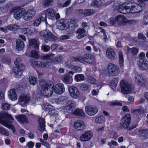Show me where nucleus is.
Listing matches in <instances>:
<instances>
[{
  "mask_svg": "<svg viewBox=\"0 0 148 148\" xmlns=\"http://www.w3.org/2000/svg\"><path fill=\"white\" fill-rule=\"evenodd\" d=\"M102 3L101 0H94L92 4L94 6H99L101 5Z\"/></svg>",
  "mask_w": 148,
  "mask_h": 148,
  "instance_id": "obj_54",
  "label": "nucleus"
},
{
  "mask_svg": "<svg viewBox=\"0 0 148 148\" xmlns=\"http://www.w3.org/2000/svg\"><path fill=\"white\" fill-rule=\"evenodd\" d=\"M38 51H31V56L37 59L39 57V55L38 54Z\"/></svg>",
  "mask_w": 148,
  "mask_h": 148,
  "instance_id": "obj_53",
  "label": "nucleus"
},
{
  "mask_svg": "<svg viewBox=\"0 0 148 148\" xmlns=\"http://www.w3.org/2000/svg\"><path fill=\"white\" fill-rule=\"evenodd\" d=\"M85 112L86 114L90 116H93L97 113L98 108L95 106H88L85 107Z\"/></svg>",
  "mask_w": 148,
  "mask_h": 148,
  "instance_id": "obj_8",
  "label": "nucleus"
},
{
  "mask_svg": "<svg viewBox=\"0 0 148 148\" xmlns=\"http://www.w3.org/2000/svg\"><path fill=\"white\" fill-rule=\"evenodd\" d=\"M30 100V96L29 94H22L20 96L19 102L22 106L25 107V105L28 103Z\"/></svg>",
  "mask_w": 148,
  "mask_h": 148,
  "instance_id": "obj_9",
  "label": "nucleus"
},
{
  "mask_svg": "<svg viewBox=\"0 0 148 148\" xmlns=\"http://www.w3.org/2000/svg\"><path fill=\"white\" fill-rule=\"evenodd\" d=\"M108 73L106 75L110 76H116L117 75L119 72V67L116 65L110 63L108 65Z\"/></svg>",
  "mask_w": 148,
  "mask_h": 148,
  "instance_id": "obj_4",
  "label": "nucleus"
},
{
  "mask_svg": "<svg viewBox=\"0 0 148 148\" xmlns=\"http://www.w3.org/2000/svg\"><path fill=\"white\" fill-rule=\"evenodd\" d=\"M135 81L137 84L141 86H144L146 83L143 77L138 75H136Z\"/></svg>",
  "mask_w": 148,
  "mask_h": 148,
  "instance_id": "obj_23",
  "label": "nucleus"
},
{
  "mask_svg": "<svg viewBox=\"0 0 148 148\" xmlns=\"http://www.w3.org/2000/svg\"><path fill=\"white\" fill-rule=\"evenodd\" d=\"M128 2H127V5L125 4H123L119 6L118 9V11L120 13L123 14H126L130 13V12H129L128 8L127 7Z\"/></svg>",
  "mask_w": 148,
  "mask_h": 148,
  "instance_id": "obj_25",
  "label": "nucleus"
},
{
  "mask_svg": "<svg viewBox=\"0 0 148 148\" xmlns=\"http://www.w3.org/2000/svg\"><path fill=\"white\" fill-rule=\"evenodd\" d=\"M75 79L77 82H79L85 80L86 78L84 75L79 74L76 75L75 76Z\"/></svg>",
  "mask_w": 148,
  "mask_h": 148,
  "instance_id": "obj_38",
  "label": "nucleus"
},
{
  "mask_svg": "<svg viewBox=\"0 0 148 148\" xmlns=\"http://www.w3.org/2000/svg\"><path fill=\"white\" fill-rule=\"evenodd\" d=\"M79 14L82 15L89 16L92 15L95 13V11L92 9H85L84 10H80L79 11Z\"/></svg>",
  "mask_w": 148,
  "mask_h": 148,
  "instance_id": "obj_29",
  "label": "nucleus"
},
{
  "mask_svg": "<svg viewBox=\"0 0 148 148\" xmlns=\"http://www.w3.org/2000/svg\"><path fill=\"white\" fill-rule=\"evenodd\" d=\"M41 15L42 16L38 18L40 20V21H45L46 23H47V22L46 21V19L47 18V16H46L45 13L44 12V11L42 12Z\"/></svg>",
  "mask_w": 148,
  "mask_h": 148,
  "instance_id": "obj_52",
  "label": "nucleus"
},
{
  "mask_svg": "<svg viewBox=\"0 0 148 148\" xmlns=\"http://www.w3.org/2000/svg\"><path fill=\"white\" fill-rule=\"evenodd\" d=\"M44 109L47 111L51 110V109H53V107L49 103H46L43 104Z\"/></svg>",
  "mask_w": 148,
  "mask_h": 148,
  "instance_id": "obj_51",
  "label": "nucleus"
},
{
  "mask_svg": "<svg viewBox=\"0 0 148 148\" xmlns=\"http://www.w3.org/2000/svg\"><path fill=\"white\" fill-rule=\"evenodd\" d=\"M106 54L110 59L114 60L116 58L115 51L111 49H108L106 51Z\"/></svg>",
  "mask_w": 148,
  "mask_h": 148,
  "instance_id": "obj_22",
  "label": "nucleus"
},
{
  "mask_svg": "<svg viewBox=\"0 0 148 148\" xmlns=\"http://www.w3.org/2000/svg\"><path fill=\"white\" fill-rule=\"evenodd\" d=\"M29 48L32 47L36 49H39V42L38 39L34 38H31L29 39Z\"/></svg>",
  "mask_w": 148,
  "mask_h": 148,
  "instance_id": "obj_13",
  "label": "nucleus"
},
{
  "mask_svg": "<svg viewBox=\"0 0 148 148\" xmlns=\"http://www.w3.org/2000/svg\"><path fill=\"white\" fill-rule=\"evenodd\" d=\"M57 23L58 28L61 30L65 29L66 28H69L70 27H72L71 24H69V22H68L66 24H65L64 23L63 21H58Z\"/></svg>",
  "mask_w": 148,
  "mask_h": 148,
  "instance_id": "obj_18",
  "label": "nucleus"
},
{
  "mask_svg": "<svg viewBox=\"0 0 148 148\" xmlns=\"http://www.w3.org/2000/svg\"><path fill=\"white\" fill-rule=\"evenodd\" d=\"M51 47L49 45L42 44L41 46V49L44 52H47L50 51Z\"/></svg>",
  "mask_w": 148,
  "mask_h": 148,
  "instance_id": "obj_47",
  "label": "nucleus"
},
{
  "mask_svg": "<svg viewBox=\"0 0 148 148\" xmlns=\"http://www.w3.org/2000/svg\"><path fill=\"white\" fill-rule=\"evenodd\" d=\"M138 135L140 138H142L144 139L148 138V129L141 130Z\"/></svg>",
  "mask_w": 148,
  "mask_h": 148,
  "instance_id": "obj_32",
  "label": "nucleus"
},
{
  "mask_svg": "<svg viewBox=\"0 0 148 148\" xmlns=\"http://www.w3.org/2000/svg\"><path fill=\"white\" fill-rule=\"evenodd\" d=\"M82 62H85L89 64H91L94 60V56L91 54H88L82 57Z\"/></svg>",
  "mask_w": 148,
  "mask_h": 148,
  "instance_id": "obj_15",
  "label": "nucleus"
},
{
  "mask_svg": "<svg viewBox=\"0 0 148 148\" xmlns=\"http://www.w3.org/2000/svg\"><path fill=\"white\" fill-rule=\"evenodd\" d=\"M0 133L7 136L9 135V132L3 127H0Z\"/></svg>",
  "mask_w": 148,
  "mask_h": 148,
  "instance_id": "obj_45",
  "label": "nucleus"
},
{
  "mask_svg": "<svg viewBox=\"0 0 148 148\" xmlns=\"http://www.w3.org/2000/svg\"><path fill=\"white\" fill-rule=\"evenodd\" d=\"M137 64L138 67L142 70H146L148 68V61L147 60L139 59Z\"/></svg>",
  "mask_w": 148,
  "mask_h": 148,
  "instance_id": "obj_12",
  "label": "nucleus"
},
{
  "mask_svg": "<svg viewBox=\"0 0 148 148\" xmlns=\"http://www.w3.org/2000/svg\"><path fill=\"white\" fill-rule=\"evenodd\" d=\"M15 118L21 123H29L27 118L23 114L17 115L15 116Z\"/></svg>",
  "mask_w": 148,
  "mask_h": 148,
  "instance_id": "obj_24",
  "label": "nucleus"
},
{
  "mask_svg": "<svg viewBox=\"0 0 148 148\" xmlns=\"http://www.w3.org/2000/svg\"><path fill=\"white\" fill-rule=\"evenodd\" d=\"M25 13V9L23 8H19L16 9L14 14V17L16 19H19L22 16L23 18Z\"/></svg>",
  "mask_w": 148,
  "mask_h": 148,
  "instance_id": "obj_16",
  "label": "nucleus"
},
{
  "mask_svg": "<svg viewBox=\"0 0 148 148\" xmlns=\"http://www.w3.org/2000/svg\"><path fill=\"white\" fill-rule=\"evenodd\" d=\"M9 98L11 100L15 101L17 99V97L15 89H13L10 90L9 91Z\"/></svg>",
  "mask_w": 148,
  "mask_h": 148,
  "instance_id": "obj_35",
  "label": "nucleus"
},
{
  "mask_svg": "<svg viewBox=\"0 0 148 148\" xmlns=\"http://www.w3.org/2000/svg\"><path fill=\"white\" fill-rule=\"evenodd\" d=\"M105 121V119L103 115H100L98 117H97L95 120V121L97 123H101L104 122Z\"/></svg>",
  "mask_w": 148,
  "mask_h": 148,
  "instance_id": "obj_46",
  "label": "nucleus"
},
{
  "mask_svg": "<svg viewBox=\"0 0 148 148\" xmlns=\"http://www.w3.org/2000/svg\"><path fill=\"white\" fill-rule=\"evenodd\" d=\"M93 134L90 131H88L82 134L80 137V140L86 142L90 140L92 138Z\"/></svg>",
  "mask_w": 148,
  "mask_h": 148,
  "instance_id": "obj_14",
  "label": "nucleus"
},
{
  "mask_svg": "<svg viewBox=\"0 0 148 148\" xmlns=\"http://www.w3.org/2000/svg\"><path fill=\"white\" fill-rule=\"evenodd\" d=\"M38 130L40 132H43L45 130V119L43 118H40L38 119Z\"/></svg>",
  "mask_w": 148,
  "mask_h": 148,
  "instance_id": "obj_28",
  "label": "nucleus"
},
{
  "mask_svg": "<svg viewBox=\"0 0 148 148\" xmlns=\"http://www.w3.org/2000/svg\"><path fill=\"white\" fill-rule=\"evenodd\" d=\"M115 19L117 23L120 25H123L126 21V18L121 15H118L115 17Z\"/></svg>",
  "mask_w": 148,
  "mask_h": 148,
  "instance_id": "obj_30",
  "label": "nucleus"
},
{
  "mask_svg": "<svg viewBox=\"0 0 148 148\" xmlns=\"http://www.w3.org/2000/svg\"><path fill=\"white\" fill-rule=\"evenodd\" d=\"M118 83V80L116 78L114 79L112 81L111 83V86L113 89L115 88L116 87Z\"/></svg>",
  "mask_w": 148,
  "mask_h": 148,
  "instance_id": "obj_50",
  "label": "nucleus"
},
{
  "mask_svg": "<svg viewBox=\"0 0 148 148\" xmlns=\"http://www.w3.org/2000/svg\"><path fill=\"white\" fill-rule=\"evenodd\" d=\"M13 3L11 2H9L5 4V7L7 9L12 8L13 6Z\"/></svg>",
  "mask_w": 148,
  "mask_h": 148,
  "instance_id": "obj_60",
  "label": "nucleus"
},
{
  "mask_svg": "<svg viewBox=\"0 0 148 148\" xmlns=\"http://www.w3.org/2000/svg\"><path fill=\"white\" fill-rule=\"evenodd\" d=\"M5 28L9 30L15 31L19 29V27L15 25H10L6 26Z\"/></svg>",
  "mask_w": 148,
  "mask_h": 148,
  "instance_id": "obj_41",
  "label": "nucleus"
},
{
  "mask_svg": "<svg viewBox=\"0 0 148 148\" xmlns=\"http://www.w3.org/2000/svg\"><path fill=\"white\" fill-rule=\"evenodd\" d=\"M10 107V105L7 103H3L2 104V109L4 110H8Z\"/></svg>",
  "mask_w": 148,
  "mask_h": 148,
  "instance_id": "obj_57",
  "label": "nucleus"
},
{
  "mask_svg": "<svg viewBox=\"0 0 148 148\" xmlns=\"http://www.w3.org/2000/svg\"><path fill=\"white\" fill-rule=\"evenodd\" d=\"M53 0H43V5L46 7L51 6L53 3Z\"/></svg>",
  "mask_w": 148,
  "mask_h": 148,
  "instance_id": "obj_43",
  "label": "nucleus"
},
{
  "mask_svg": "<svg viewBox=\"0 0 148 148\" xmlns=\"http://www.w3.org/2000/svg\"><path fill=\"white\" fill-rule=\"evenodd\" d=\"M21 32L22 34L29 36L34 34L33 29L31 28H23L21 29Z\"/></svg>",
  "mask_w": 148,
  "mask_h": 148,
  "instance_id": "obj_31",
  "label": "nucleus"
},
{
  "mask_svg": "<svg viewBox=\"0 0 148 148\" xmlns=\"http://www.w3.org/2000/svg\"><path fill=\"white\" fill-rule=\"evenodd\" d=\"M75 107V104L73 101H70L67 103L64 110H66L67 112L71 113L73 111Z\"/></svg>",
  "mask_w": 148,
  "mask_h": 148,
  "instance_id": "obj_20",
  "label": "nucleus"
},
{
  "mask_svg": "<svg viewBox=\"0 0 148 148\" xmlns=\"http://www.w3.org/2000/svg\"><path fill=\"white\" fill-rule=\"evenodd\" d=\"M14 120V119L12 116L7 113L3 112L0 114V123L4 126L8 128L11 129L14 134L16 129L13 125H11L12 121Z\"/></svg>",
  "mask_w": 148,
  "mask_h": 148,
  "instance_id": "obj_2",
  "label": "nucleus"
},
{
  "mask_svg": "<svg viewBox=\"0 0 148 148\" xmlns=\"http://www.w3.org/2000/svg\"><path fill=\"white\" fill-rule=\"evenodd\" d=\"M39 85L41 89V93L43 96L50 97L52 94L53 91L58 94H61L65 91L64 84L59 83L56 85L53 88L52 82H47L43 79L39 81Z\"/></svg>",
  "mask_w": 148,
  "mask_h": 148,
  "instance_id": "obj_1",
  "label": "nucleus"
},
{
  "mask_svg": "<svg viewBox=\"0 0 148 148\" xmlns=\"http://www.w3.org/2000/svg\"><path fill=\"white\" fill-rule=\"evenodd\" d=\"M88 81L89 83L93 84H96L98 83V81L96 79L92 77L89 78Z\"/></svg>",
  "mask_w": 148,
  "mask_h": 148,
  "instance_id": "obj_55",
  "label": "nucleus"
},
{
  "mask_svg": "<svg viewBox=\"0 0 148 148\" xmlns=\"http://www.w3.org/2000/svg\"><path fill=\"white\" fill-rule=\"evenodd\" d=\"M74 114L76 115L82 117H84L85 116V114L83 111L82 110L79 109H77L74 112Z\"/></svg>",
  "mask_w": 148,
  "mask_h": 148,
  "instance_id": "obj_36",
  "label": "nucleus"
},
{
  "mask_svg": "<svg viewBox=\"0 0 148 148\" xmlns=\"http://www.w3.org/2000/svg\"><path fill=\"white\" fill-rule=\"evenodd\" d=\"M36 10L34 8L29 10L27 11H25L23 15V18L25 20L29 21L35 15Z\"/></svg>",
  "mask_w": 148,
  "mask_h": 148,
  "instance_id": "obj_10",
  "label": "nucleus"
},
{
  "mask_svg": "<svg viewBox=\"0 0 148 148\" xmlns=\"http://www.w3.org/2000/svg\"><path fill=\"white\" fill-rule=\"evenodd\" d=\"M54 55V54H53L51 53L42 56V58L45 60H51L53 58Z\"/></svg>",
  "mask_w": 148,
  "mask_h": 148,
  "instance_id": "obj_48",
  "label": "nucleus"
},
{
  "mask_svg": "<svg viewBox=\"0 0 148 148\" xmlns=\"http://www.w3.org/2000/svg\"><path fill=\"white\" fill-rule=\"evenodd\" d=\"M121 92L123 94H129L133 90L131 85L124 80L121 81L120 83Z\"/></svg>",
  "mask_w": 148,
  "mask_h": 148,
  "instance_id": "obj_5",
  "label": "nucleus"
},
{
  "mask_svg": "<svg viewBox=\"0 0 148 148\" xmlns=\"http://www.w3.org/2000/svg\"><path fill=\"white\" fill-rule=\"evenodd\" d=\"M14 63L16 66L13 68V72L15 73L16 77L20 78L25 69L24 64L22 63V60L19 57L16 58Z\"/></svg>",
  "mask_w": 148,
  "mask_h": 148,
  "instance_id": "obj_3",
  "label": "nucleus"
},
{
  "mask_svg": "<svg viewBox=\"0 0 148 148\" xmlns=\"http://www.w3.org/2000/svg\"><path fill=\"white\" fill-rule=\"evenodd\" d=\"M69 90L71 96L75 99L77 98L79 96L80 93L77 88L74 86H70Z\"/></svg>",
  "mask_w": 148,
  "mask_h": 148,
  "instance_id": "obj_11",
  "label": "nucleus"
},
{
  "mask_svg": "<svg viewBox=\"0 0 148 148\" xmlns=\"http://www.w3.org/2000/svg\"><path fill=\"white\" fill-rule=\"evenodd\" d=\"M111 106H122V103L120 101H116L110 104Z\"/></svg>",
  "mask_w": 148,
  "mask_h": 148,
  "instance_id": "obj_59",
  "label": "nucleus"
},
{
  "mask_svg": "<svg viewBox=\"0 0 148 148\" xmlns=\"http://www.w3.org/2000/svg\"><path fill=\"white\" fill-rule=\"evenodd\" d=\"M40 34L42 37L50 39H53L55 37L51 32L47 30L41 32Z\"/></svg>",
  "mask_w": 148,
  "mask_h": 148,
  "instance_id": "obj_17",
  "label": "nucleus"
},
{
  "mask_svg": "<svg viewBox=\"0 0 148 148\" xmlns=\"http://www.w3.org/2000/svg\"><path fill=\"white\" fill-rule=\"evenodd\" d=\"M40 20L39 18L36 19L34 21L33 25L34 26H37L39 25L40 23Z\"/></svg>",
  "mask_w": 148,
  "mask_h": 148,
  "instance_id": "obj_62",
  "label": "nucleus"
},
{
  "mask_svg": "<svg viewBox=\"0 0 148 148\" xmlns=\"http://www.w3.org/2000/svg\"><path fill=\"white\" fill-rule=\"evenodd\" d=\"M2 61L4 63L8 64H9L10 62V60L9 58L7 57H3L2 58Z\"/></svg>",
  "mask_w": 148,
  "mask_h": 148,
  "instance_id": "obj_58",
  "label": "nucleus"
},
{
  "mask_svg": "<svg viewBox=\"0 0 148 148\" xmlns=\"http://www.w3.org/2000/svg\"><path fill=\"white\" fill-rule=\"evenodd\" d=\"M82 57L81 56L77 57L72 56L71 58V60L72 61H78L82 62Z\"/></svg>",
  "mask_w": 148,
  "mask_h": 148,
  "instance_id": "obj_56",
  "label": "nucleus"
},
{
  "mask_svg": "<svg viewBox=\"0 0 148 148\" xmlns=\"http://www.w3.org/2000/svg\"><path fill=\"white\" fill-rule=\"evenodd\" d=\"M131 119L130 115V114H127L125 115L121 119V127L122 129H127L130 123Z\"/></svg>",
  "mask_w": 148,
  "mask_h": 148,
  "instance_id": "obj_7",
  "label": "nucleus"
},
{
  "mask_svg": "<svg viewBox=\"0 0 148 148\" xmlns=\"http://www.w3.org/2000/svg\"><path fill=\"white\" fill-rule=\"evenodd\" d=\"M44 12L46 13L47 18L49 19H52L55 16L56 12L53 9H48L44 10Z\"/></svg>",
  "mask_w": 148,
  "mask_h": 148,
  "instance_id": "obj_27",
  "label": "nucleus"
},
{
  "mask_svg": "<svg viewBox=\"0 0 148 148\" xmlns=\"http://www.w3.org/2000/svg\"><path fill=\"white\" fill-rule=\"evenodd\" d=\"M32 64L35 65L37 66L44 67L45 66H49L50 65V63L44 62L42 61H37L36 62H32Z\"/></svg>",
  "mask_w": 148,
  "mask_h": 148,
  "instance_id": "obj_34",
  "label": "nucleus"
},
{
  "mask_svg": "<svg viewBox=\"0 0 148 148\" xmlns=\"http://www.w3.org/2000/svg\"><path fill=\"white\" fill-rule=\"evenodd\" d=\"M138 49L135 47H133L131 49V52L134 55H136L138 52Z\"/></svg>",
  "mask_w": 148,
  "mask_h": 148,
  "instance_id": "obj_61",
  "label": "nucleus"
},
{
  "mask_svg": "<svg viewBox=\"0 0 148 148\" xmlns=\"http://www.w3.org/2000/svg\"><path fill=\"white\" fill-rule=\"evenodd\" d=\"M73 69L75 72H79L82 71V69L80 67L75 66L73 68Z\"/></svg>",
  "mask_w": 148,
  "mask_h": 148,
  "instance_id": "obj_64",
  "label": "nucleus"
},
{
  "mask_svg": "<svg viewBox=\"0 0 148 148\" xmlns=\"http://www.w3.org/2000/svg\"><path fill=\"white\" fill-rule=\"evenodd\" d=\"M29 79L30 83L32 85H35L38 81L37 78L32 76L29 77Z\"/></svg>",
  "mask_w": 148,
  "mask_h": 148,
  "instance_id": "obj_44",
  "label": "nucleus"
},
{
  "mask_svg": "<svg viewBox=\"0 0 148 148\" xmlns=\"http://www.w3.org/2000/svg\"><path fill=\"white\" fill-rule=\"evenodd\" d=\"M68 100L67 97L65 96H61L56 99V102L57 104L63 103L66 102Z\"/></svg>",
  "mask_w": 148,
  "mask_h": 148,
  "instance_id": "obj_37",
  "label": "nucleus"
},
{
  "mask_svg": "<svg viewBox=\"0 0 148 148\" xmlns=\"http://www.w3.org/2000/svg\"><path fill=\"white\" fill-rule=\"evenodd\" d=\"M58 46V45L57 44H52L51 46L50 49H51L52 51H55L56 49H57Z\"/></svg>",
  "mask_w": 148,
  "mask_h": 148,
  "instance_id": "obj_63",
  "label": "nucleus"
},
{
  "mask_svg": "<svg viewBox=\"0 0 148 148\" xmlns=\"http://www.w3.org/2000/svg\"><path fill=\"white\" fill-rule=\"evenodd\" d=\"M85 125V123L83 121L80 120L76 121L74 123V127L75 128L79 130L84 129Z\"/></svg>",
  "mask_w": 148,
  "mask_h": 148,
  "instance_id": "obj_26",
  "label": "nucleus"
},
{
  "mask_svg": "<svg viewBox=\"0 0 148 148\" xmlns=\"http://www.w3.org/2000/svg\"><path fill=\"white\" fill-rule=\"evenodd\" d=\"M133 113L137 115H140L141 114H142L144 112V110L142 108H140L133 110Z\"/></svg>",
  "mask_w": 148,
  "mask_h": 148,
  "instance_id": "obj_42",
  "label": "nucleus"
},
{
  "mask_svg": "<svg viewBox=\"0 0 148 148\" xmlns=\"http://www.w3.org/2000/svg\"><path fill=\"white\" fill-rule=\"evenodd\" d=\"M24 47V42L20 39H17L16 40V49L17 50L21 51Z\"/></svg>",
  "mask_w": 148,
  "mask_h": 148,
  "instance_id": "obj_33",
  "label": "nucleus"
},
{
  "mask_svg": "<svg viewBox=\"0 0 148 148\" xmlns=\"http://www.w3.org/2000/svg\"><path fill=\"white\" fill-rule=\"evenodd\" d=\"M86 30L83 28H79L75 32V33L78 34L76 38L78 39L87 36V34L85 33Z\"/></svg>",
  "mask_w": 148,
  "mask_h": 148,
  "instance_id": "obj_19",
  "label": "nucleus"
},
{
  "mask_svg": "<svg viewBox=\"0 0 148 148\" xmlns=\"http://www.w3.org/2000/svg\"><path fill=\"white\" fill-rule=\"evenodd\" d=\"M127 7L128 8L129 12L130 13H138L141 12L143 10L141 6L136 3L128 2Z\"/></svg>",
  "mask_w": 148,
  "mask_h": 148,
  "instance_id": "obj_6",
  "label": "nucleus"
},
{
  "mask_svg": "<svg viewBox=\"0 0 148 148\" xmlns=\"http://www.w3.org/2000/svg\"><path fill=\"white\" fill-rule=\"evenodd\" d=\"M62 60V57L60 56H58L54 57L51 60L52 62L54 64H58Z\"/></svg>",
  "mask_w": 148,
  "mask_h": 148,
  "instance_id": "obj_40",
  "label": "nucleus"
},
{
  "mask_svg": "<svg viewBox=\"0 0 148 148\" xmlns=\"http://www.w3.org/2000/svg\"><path fill=\"white\" fill-rule=\"evenodd\" d=\"M61 79L66 84H71L73 82L72 77L69 74L62 75Z\"/></svg>",
  "mask_w": 148,
  "mask_h": 148,
  "instance_id": "obj_21",
  "label": "nucleus"
},
{
  "mask_svg": "<svg viewBox=\"0 0 148 148\" xmlns=\"http://www.w3.org/2000/svg\"><path fill=\"white\" fill-rule=\"evenodd\" d=\"M80 88L82 91L88 92L90 90V86L87 84L82 83L81 85Z\"/></svg>",
  "mask_w": 148,
  "mask_h": 148,
  "instance_id": "obj_39",
  "label": "nucleus"
},
{
  "mask_svg": "<svg viewBox=\"0 0 148 148\" xmlns=\"http://www.w3.org/2000/svg\"><path fill=\"white\" fill-rule=\"evenodd\" d=\"M119 61L120 65L121 66L123 65V52L120 51L119 53Z\"/></svg>",
  "mask_w": 148,
  "mask_h": 148,
  "instance_id": "obj_49",
  "label": "nucleus"
}]
</instances>
